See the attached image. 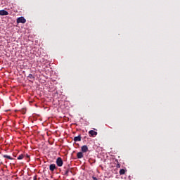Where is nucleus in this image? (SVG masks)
Wrapping results in <instances>:
<instances>
[{"instance_id": "1", "label": "nucleus", "mask_w": 180, "mask_h": 180, "mask_svg": "<svg viewBox=\"0 0 180 180\" xmlns=\"http://www.w3.org/2000/svg\"><path fill=\"white\" fill-rule=\"evenodd\" d=\"M64 164V162L63 161V159L61 158H58L56 159V165L58 167H61Z\"/></svg>"}, {"instance_id": "2", "label": "nucleus", "mask_w": 180, "mask_h": 180, "mask_svg": "<svg viewBox=\"0 0 180 180\" xmlns=\"http://www.w3.org/2000/svg\"><path fill=\"white\" fill-rule=\"evenodd\" d=\"M17 23H26V19L24 17H19L17 19Z\"/></svg>"}, {"instance_id": "3", "label": "nucleus", "mask_w": 180, "mask_h": 180, "mask_svg": "<svg viewBox=\"0 0 180 180\" xmlns=\"http://www.w3.org/2000/svg\"><path fill=\"white\" fill-rule=\"evenodd\" d=\"M9 15V13L5 10H0V16H6Z\"/></svg>"}, {"instance_id": "4", "label": "nucleus", "mask_w": 180, "mask_h": 180, "mask_svg": "<svg viewBox=\"0 0 180 180\" xmlns=\"http://www.w3.org/2000/svg\"><path fill=\"white\" fill-rule=\"evenodd\" d=\"M88 151H89L88 146L86 145L82 146V152L86 153Z\"/></svg>"}, {"instance_id": "5", "label": "nucleus", "mask_w": 180, "mask_h": 180, "mask_svg": "<svg viewBox=\"0 0 180 180\" xmlns=\"http://www.w3.org/2000/svg\"><path fill=\"white\" fill-rule=\"evenodd\" d=\"M56 164H51L49 166V169L50 171H51L53 172V171H54V169H56Z\"/></svg>"}, {"instance_id": "6", "label": "nucleus", "mask_w": 180, "mask_h": 180, "mask_svg": "<svg viewBox=\"0 0 180 180\" xmlns=\"http://www.w3.org/2000/svg\"><path fill=\"white\" fill-rule=\"evenodd\" d=\"M82 153L83 152H78L77 154V158L79 159L82 158V157H84V154Z\"/></svg>"}, {"instance_id": "7", "label": "nucleus", "mask_w": 180, "mask_h": 180, "mask_svg": "<svg viewBox=\"0 0 180 180\" xmlns=\"http://www.w3.org/2000/svg\"><path fill=\"white\" fill-rule=\"evenodd\" d=\"M74 141H81V135H79L77 136L74 137Z\"/></svg>"}, {"instance_id": "8", "label": "nucleus", "mask_w": 180, "mask_h": 180, "mask_svg": "<svg viewBox=\"0 0 180 180\" xmlns=\"http://www.w3.org/2000/svg\"><path fill=\"white\" fill-rule=\"evenodd\" d=\"M98 135V132H96V131H94V130H91V136H92V137H95V136H97Z\"/></svg>"}, {"instance_id": "9", "label": "nucleus", "mask_w": 180, "mask_h": 180, "mask_svg": "<svg viewBox=\"0 0 180 180\" xmlns=\"http://www.w3.org/2000/svg\"><path fill=\"white\" fill-rule=\"evenodd\" d=\"M124 174H126V170H124V169H121L120 170V175H124Z\"/></svg>"}, {"instance_id": "10", "label": "nucleus", "mask_w": 180, "mask_h": 180, "mask_svg": "<svg viewBox=\"0 0 180 180\" xmlns=\"http://www.w3.org/2000/svg\"><path fill=\"white\" fill-rule=\"evenodd\" d=\"M3 157H4V158H7L8 160H13V158H12V157H11L8 155H4Z\"/></svg>"}, {"instance_id": "11", "label": "nucleus", "mask_w": 180, "mask_h": 180, "mask_svg": "<svg viewBox=\"0 0 180 180\" xmlns=\"http://www.w3.org/2000/svg\"><path fill=\"white\" fill-rule=\"evenodd\" d=\"M28 78H29L30 79H33V80L35 79L34 76H33V75H32V74H30V75H28Z\"/></svg>"}, {"instance_id": "12", "label": "nucleus", "mask_w": 180, "mask_h": 180, "mask_svg": "<svg viewBox=\"0 0 180 180\" xmlns=\"http://www.w3.org/2000/svg\"><path fill=\"white\" fill-rule=\"evenodd\" d=\"M25 158V155L21 154L18 157V160H23V158Z\"/></svg>"}, {"instance_id": "13", "label": "nucleus", "mask_w": 180, "mask_h": 180, "mask_svg": "<svg viewBox=\"0 0 180 180\" xmlns=\"http://www.w3.org/2000/svg\"><path fill=\"white\" fill-rule=\"evenodd\" d=\"M70 172V169H67L65 171V175L66 176H68V173Z\"/></svg>"}, {"instance_id": "14", "label": "nucleus", "mask_w": 180, "mask_h": 180, "mask_svg": "<svg viewBox=\"0 0 180 180\" xmlns=\"http://www.w3.org/2000/svg\"><path fill=\"white\" fill-rule=\"evenodd\" d=\"M25 157L29 160V161L30 160V156L29 155L27 154Z\"/></svg>"}, {"instance_id": "15", "label": "nucleus", "mask_w": 180, "mask_h": 180, "mask_svg": "<svg viewBox=\"0 0 180 180\" xmlns=\"http://www.w3.org/2000/svg\"><path fill=\"white\" fill-rule=\"evenodd\" d=\"M34 180H37V176H34Z\"/></svg>"}, {"instance_id": "16", "label": "nucleus", "mask_w": 180, "mask_h": 180, "mask_svg": "<svg viewBox=\"0 0 180 180\" xmlns=\"http://www.w3.org/2000/svg\"><path fill=\"white\" fill-rule=\"evenodd\" d=\"M92 178H93L94 180H98V179L95 176H93Z\"/></svg>"}, {"instance_id": "17", "label": "nucleus", "mask_w": 180, "mask_h": 180, "mask_svg": "<svg viewBox=\"0 0 180 180\" xmlns=\"http://www.w3.org/2000/svg\"><path fill=\"white\" fill-rule=\"evenodd\" d=\"M89 134L91 135V131H89Z\"/></svg>"}]
</instances>
